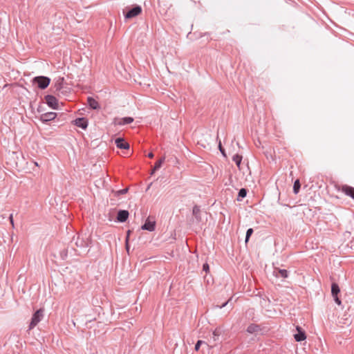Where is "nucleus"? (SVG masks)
Returning a JSON list of instances; mask_svg holds the SVG:
<instances>
[{"mask_svg": "<svg viewBox=\"0 0 354 354\" xmlns=\"http://www.w3.org/2000/svg\"><path fill=\"white\" fill-rule=\"evenodd\" d=\"M142 10L140 6L135 5L133 8L126 7L123 10V14L126 19H129L139 15Z\"/></svg>", "mask_w": 354, "mask_h": 354, "instance_id": "nucleus-1", "label": "nucleus"}, {"mask_svg": "<svg viewBox=\"0 0 354 354\" xmlns=\"http://www.w3.org/2000/svg\"><path fill=\"white\" fill-rule=\"evenodd\" d=\"M32 82L40 89H45L50 83V79L46 76H37L33 78Z\"/></svg>", "mask_w": 354, "mask_h": 354, "instance_id": "nucleus-2", "label": "nucleus"}, {"mask_svg": "<svg viewBox=\"0 0 354 354\" xmlns=\"http://www.w3.org/2000/svg\"><path fill=\"white\" fill-rule=\"evenodd\" d=\"M43 317L44 310L40 308L32 315L28 329H33L38 324V323L43 319Z\"/></svg>", "mask_w": 354, "mask_h": 354, "instance_id": "nucleus-3", "label": "nucleus"}, {"mask_svg": "<svg viewBox=\"0 0 354 354\" xmlns=\"http://www.w3.org/2000/svg\"><path fill=\"white\" fill-rule=\"evenodd\" d=\"M75 241V244L77 247L80 248H86L89 246L90 241L88 237H80L77 236L76 239H73Z\"/></svg>", "mask_w": 354, "mask_h": 354, "instance_id": "nucleus-4", "label": "nucleus"}, {"mask_svg": "<svg viewBox=\"0 0 354 354\" xmlns=\"http://www.w3.org/2000/svg\"><path fill=\"white\" fill-rule=\"evenodd\" d=\"M45 100L46 104L52 109H57L58 108V101L57 98L51 95H47L45 96Z\"/></svg>", "mask_w": 354, "mask_h": 354, "instance_id": "nucleus-5", "label": "nucleus"}, {"mask_svg": "<svg viewBox=\"0 0 354 354\" xmlns=\"http://www.w3.org/2000/svg\"><path fill=\"white\" fill-rule=\"evenodd\" d=\"M57 116V113L55 112H47L45 113L41 114L39 116V120L43 122L46 123L50 121L53 120Z\"/></svg>", "mask_w": 354, "mask_h": 354, "instance_id": "nucleus-6", "label": "nucleus"}, {"mask_svg": "<svg viewBox=\"0 0 354 354\" xmlns=\"http://www.w3.org/2000/svg\"><path fill=\"white\" fill-rule=\"evenodd\" d=\"M134 119L132 117H124V118H115L113 120L115 125H125L133 122Z\"/></svg>", "mask_w": 354, "mask_h": 354, "instance_id": "nucleus-7", "label": "nucleus"}, {"mask_svg": "<svg viewBox=\"0 0 354 354\" xmlns=\"http://www.w3.org/2000/svg\"><path fill=\"white\" fill-rule=\"evenodd\" d=\"M296 329L298 333L294 335L295 339L297 342H301L306 339V335L305 331L300 326H297Z\"/></svg>", "mask_w": 354, "mask_h": 354, "instance_id": "nucleus-8", "label": "nucleus"}, {"mask_svg": "<svg viewBox=\"0 0 354 354\" xmlns=\"http://www.w3.org/2000/svg\"><path fill=\"white\" fill-rule=\"evenodd\" d=\"M273 274L278 278L286 279L288 277V272L285 269L274 268Z\"/></svg>", "mask_w": 354, "mask_h": 354, "instance_id": "nucleus-9", "label": "nucleus"}, {"mask_svg": "<svg viewBox=\"0 0 354 354\" xmlns=\"http://www.w3.org/2000/svg\"><path fill=\"white\" fill-rule=\"evenodd\" d=\"M115 144L116 147L119 149H128L129 148V145L127 142L123 138H118L115 140Z\"/></svg>", "mask_w": 354, "mask_h": 354, "instance_id": "nucleus-10", "label": "nucleus"}, {"mask_svg": "<svg viewBox=\"0 0 354 354\" xmlns=\"http://www.w3.org/2000/svg\"><path fill=\"white\" fill-rule=\"evenodd\" d=\"M129 213L127 210H119L117 215V220L119 222H125L129 217Z\"/></svg>", "mask_w": 354, "mask_h": 354, "instance_id": "nucleus-11", "label": "nucleus"}, {"mask_svg": "<svg viewBox=\"0 0 354 354\" xmlns=\"http://www.w3.org/2000/svg\"><path fill=\"white\" fill-rule=\"evenodd\" d=\"M156 227V222L151 221L149 220H147L144 225H142L141 228L143 230H147L149 232H153L155 230Z\"/></svg>", "mask_w": 354, "mask_h": 354, "instance_id": "nucleus-12", "label": "nucleus"}, {"mask_svg": "<svg viewBox=\"0 0 354 354\" xmlns=\"http://www.w3.org/2000/svg\"><path fill=\"white\" fill-rule=\"evenodd\" d=\"M75 124L82 129H86L88 127V120L84 118H79L75 120Z\"/></svg>", "mask_w": 354, "mask_h": 354, "instance_id": "nucleus-13", "label": "nucleus"}, {"mask_svg": "<svg viewBox=\"0 0 354 354\" xmlns=\"http://www.w3.org/2000/svg\"><path fill=\"white\" fill-rule=\"evenodd\" d=\"M342 191L347 196H350L354 200V187L348 185H343Z\"/></svg>", "mask_w": 354, "mask_h": 354, "instance_id": "nucleus-14", "label": "nucleus"}, {"mask_svg": "<svg viewBox=\"0 0 354 354\" xmlns=\"http://www.w3.org/2000/svg\"><path fill=\"white\" fill-rule=\"evenodd\" d=\"M87 102L90 108L93 110H98L100 109L98 102L91 97H88L87 98Z\"/></svg>", "mask_w": 354, "mask_h": 354, "instance_id": "nucleus-15", "label": "nucleus"}, {"mask_svg": "<svg viewBox=\"0 0 354 354\" xmlns=\"http://www.w3.org/2000/svg\"><path fill=\"white\" fill-rule=\"evenodd\" d=\"M165 157H162L159 160H158L156 162L153 168L152 169V171L151 173V175L153 174L156 171H157L158 169H159L161 167L162 163L165 162Z\"/></svg>", "mask_w": 354, "mask_h": 354, "instance_id": "nucleus-16", "label": "nucleus"}, {"mask_svg": "<svg viewBox=\"0 0 354 354\" xmlns=\"http://www.w3.org/2000/svg\"><path fill=\"white\" fill-rule=\"evenodd\" d=\"M200 213H201V209H200L199 207L197 205L194 206L193 209H192V214L195 216V218L198 221H201Z\"/></svg>", "mask_w": 354, "mask_h": 354, "instance_id": "nucleus-17", "label": "nucleus"}, {"mask_svg": "<svg viewBox=\"0 0 354 354\" xmlns=\"http://www.w3.org/2000/svg\"><path fill=\"white\" fill-rule=\"evenodd\" d=\"M259 330V326L257 324H252L247 328V332L249 333H254Z\"/></svg>", "mask_w": 354, "mask_h": 354, "instance_id": "nucleus-18", "label": "nucleus"}, {"mask_svg": "<svg viewBox=\"0 0 354 354\" xmlns=\"http://www.w3.org/2000/svg\"><path fill=\"white\" fill-rule=\"evenodd\" d=\"M340 292V289L339 286L333 283L331 286V293L333 296L338 295L339 292Z\"/></svg>", "mask_w": 354, "mask_h": 354, "instance_id": "nucleus-19", "label": "nucleus"}, {"mask_svg": "<svg viewBox=\"0 0 354 354\" xmlns=\"http://www.w3.org/2000/svg\"><path fill=\"white\" fill-rule=\"evenodd\" d=\"M221 334V329L219 328H216L213 331L212 339H213L214 342H216V341L218 340V337L220 336Z\"/></svg>", "mask_w": 354, "mask_h": 354, "instance_id": "nucleus-20", "label": "nucleus"}, {"mask_svg": "<svg viewBox=\"0 0 354 354\" xmlns=\"http://www.w3.org/2000/svg\"><path fill=\"white\" fill-rule=\"evenodd\" d=\"M232 160L233 161L236 163V165H237L238 167H240V165L241 163V160H242V156L239 155V154H235L233 157H232Z\"/></svg>", "mask_w": 354, "mask_h": 354, "instance_id": "nucleus-21", "label": "nucleus"}, {"mask_svg": "<svg viewBox=\"0 0 354 354\" xmlns=\"http://www.w3.org/2000/svg\"><path fill=\"white\" fill-rule=\"evenodd\" d=\"M300 187H301V184H300L299 180L297 179L295 181L294 185H293V192L295 194H298L299 192Z\"/></svg>", "mask_w": 354, "mask_h": 354, "instance_id": "nucleus-22", "label": "nucleus"}, {"mask_svg": "<svg viewBox=\"0 0 354 354\" xmlns=\"http://www.w3.org/2000/svg\"><path fill=\"white\" fill-rule=\"evenodd\" d=\"M247 194V189L245 188H241L238 194V201H240L241 198H243L246 196Z\"/></svg>", "mask_w": 354, "mask_h": 354, "instance_id": "nucleus-23", "label": "nucleus"}, {"mask_svg": "<svg viewBox=\"0 0 354 354\" xmlns=\"http://www.w3.org/2000/svg\"><path fill=\"white\" fill-rule=\"evenodd\" d=\"M252 233H253V229L252 228L248 229V230L246 232V234H245V243H248V241H249L250 237L251 236Z\"/></svg>", "mask_w": 354, "mask_h": 354, "instance_id": "nucleus-24", "label": "nucleus"}, {"mask_svg": "<svg viewBox=\"0 0 354 354\" xmlns=\"http://www.w3.org/2000/svg\"><path fill=\"white\" fill-rule=\"evenodd\" d=\"M128 192V188H124L122 189L118 190L115 192V195L118 196L122 194H124Z\"/></svg>", "mask_w": 354, "mask_h": 354, "instance_id": "nucleus-25", "label": "nucleus"}, {"mask_svg": "<svg viewBox=\"0 0 354 354\" xmlns=\"http://www.w3.org/2000/svg\"><path fill=\"white\" fill-rule=\"evenodd\" d=\"M204 343H205V342H203L202 340H198L196 344H195V347H194L195 351H198L200 348L201 345Z\"/></svg>", "mask_w": 354, "mask_h": 354, "instance_id": "nucleus-26", "label": "nucleus"}, {"mask_svg": "<svg viewBox=\"0 0 354 354\" xmlns=\"http://www.w3.org/2000/svg\"><path fill=\"white\" fill-rule=\"evenodd\" d=\"M218 149L221 151V153H222V155L224 156V157H226V154H225V149H223V147H222V145H221V142L219 141L218 142Z\"/></svg>", "mask_w": 354, "mask_h": 354, "instance_id": "nucleus-27", "label": "nucleus"}, {"mask_svg": "<svg viewBox=\"0 0 354 354\" xmlns=\"http://www.w3.org/2000/svg\"><path fill=\"white\" fill-rule=\"evenodd\" d=\"M209 270V266L208 265V263H205L203 264V270L207 272Z\"/></svg>", "mask_w": 354, "mask_h": 354, "instance_id": "nucleus-28", "label": "nucleus"}, {"mask_svg": "<svg viewBox=\"0 0 354 354\" xmlns=\"http://www.w3.org/2000/svg\"><path fill=\"white\" fill-rule=\"evenodd\" d=\"M333 297H334V300H335V303L338 305H341L342 301L339 299V298L338 297V295H335V296H333Z\"/></svg>", "mask_w": 354, "mask_h": 354, "instance_id": "nucleus-29", "label": "nucleus"}, {"mask_svg": "<svg viewBox=\"0 0 354 354\" xmlns=\"http://www.w3.org/2000/svg\"><path fill=\"white\" fill-rule=\"evenodd\" d=\"M9 219L12 225L14 226L13 217L12 214L9 216Z\"/></svg>", "mask_w": 354, "mask_h": 354, "instance_id": "nucleus-30", "label": "nucleus"}, {"mask_svg": "<svg viewBox=\"0 0 354 354\" xmlns=\"http://www.w3.org/2000/svg\"><path fill=\"white\" fill-rule=\"evenodd\" d=\"M9 219L12 225L14 226L13 217L12 214L9 216Z\"/></svg>", "mask_w": 354, "mask_h": 354, "instance_id": "nucleus-31", "label": "nucleus"}, {"mask_svg": "<svg viewBox=\"0 0 354 354\" xmlns=\"http://www.w3.org/2000/svg\"><path fill=\"white\" fill-rule=\"evenodd\" d=\"M230 301V299H229L228 301H225L222 305L219 306V308H222L223 307L225 306Z\"/></svg>", "mask_w": 354, "mask_h": 354, "instance_id": "nucleus-32", "label": "nucleus"}, {"mask_svg": "<svg viewBox=\"0 0 354 354\" xmlns=\"http://www.w3.org/2000/svg\"><path fill=\"white\" fill-rule=\"evenodd\" d=\"M56 90H59L61 88V83H58L55 84Z\"/></svg>", "mask_w": 354, "mask_h": 354, "instance_id": "nucleus-33", "label": "nucleus"}, {"mask_svg": "<svg viewBox=\"0 0 354 354\" xmlns=\"http://www.w3.org/2000/svg\"><path fill=\"white\" fill-rule=\"evenodd\" d=\"M147 156L149 158H153L154 155L152 152H150L148 153Z\"/></svg>", "mask_w": 354, "mask_h": 354, "instance_id": "nucleus-34", "label": "nucleus"}, {"mask_svg": "<svg viewBox=\"0 0 354 354\" xmlns=\"http://www.w3.org/2000/svg\"><path fill=\"white\" fill-rule=\"evenodd\" d=\"M126 248H127V250L129 252V245H128V244H127Z\"/></svg>", "mask_w": 354, "mask_h": 354, "instance_id": "nucleus-35", "label": "nucleus"}]
</instances>
